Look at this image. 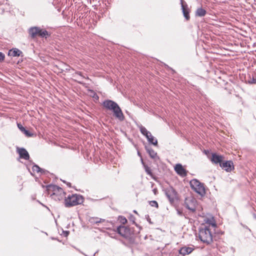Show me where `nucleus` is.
I'll list each match as a JSON object with an SVG mask.
<instances>
[{"label": "nucleus", "mask_w": 256, "mask_h": 256, "mask_svg": "<svg viewBox=\"0 0 256 256\" xmlns=\"http://www.w3.org/2000/svg\"><path fill=\"white\" fill-rule=\"evenodd\" d=\"M248 83L250 84H256V79L252 78H250L248 80Z\"/></svg>", "instance_id": "obj_32"}, {"label": "nucleus", "mask_w": 256, "mask_h": 256, "mask_svg": "<svg viewBox=\"0 0 256 256\" xmlns=\"http://www.w3.org/2000/svg\"><path fill=\"white\" fill-rule=\"evenodd\" d=\"M65 66H67L68 68H66V70H64V69H61V72H70V70H74L73 69H71L70 65H64Z\"/></svg>", "instance_id": "obj_30"}, {"label": "nucleus", "mask_w": 256, "mask_h": 256, "mask_svg": "<svg viewBox=\"0 0 256 256\" xmlns=\"http://www.w3.org/2000/svg\"><path fill=\"white\" fill-rule=\"evenodd\" d=\"M153 192H154V193L156 194V192H157V190L156 189H154L153 190Z\"/></svg>", "instance_id": "obj_36"}, {"label": "nucleus", "mask_w": 256, "mask_h": 256, "mask_svg": "<svg viewBox=\"0 0 256 256\" xmlns=\"http://www.w3.org/2000/svg\"><path fill=\"white\" fill-rule=\"evenodd\" d=\"M40 28L39 27H32L28 30L29 34L32 38H34L38 34Z\"/></svg>", "instance_id": "obj_16"}, {"label": "nucleus", "mask_w": 256, "mask_h": 256, "mask_svg": "<svg viewBox=\"0 0 256 256\" xmlns=\"http://www.w3.org/2000/svg\"><path fill=\"white\" fill-rule=\"evenodd\" d=\"M129 220L130 222H132V224H134L136 226H138V225L135 222V217L133 215H130L129 218Z\"/></svg>", "instance_id": "obj_28"}, {"label": "nucleus", "mask_w": 256, "mask_h": 256, "mask_svg": "<svg viewBox=\"0 0 256 256\" xmlns=\"http://www.w3.org/2000/svg\"><path fill=\"white\" fill-rule=\"evenodd\" d=\"M117 232L122 236L128 238L130 237L131 235V230L130 229L126 226H120L117 228Z\"/></svg>", "instance_id": "obj_8"}, {"label": "nucleus", "mask_w": 256, "mask_h": 256, "mask_svg": "<svg viewBox=\"0 0 256 256\" xmlns=\"http://www.w3.org/2000/svg\"><path fill=\"white\" fill-rule=\"evenodd\" d=\"M139 128L140 132L146 138L150 134V132L148 131L145 127L142 125L139 126Z\"/></svg>", "instance_id": "obj_23"}, {"label": "nucleus", "mask_w": 256, "mask_h": 256, "mask_svg": "<svg viewBox=\"0 0 256 256\" xmlns=\"http://www.w3.org/2000/svg\"><path fill=\"white\" fill-rule=\"evenodd\" d=\"M176 212H177V214L178 215H179L180 216H184V214H183L182 210L178 208V209H176Z\"/></svg>", "instance_id": "obj_33"}, {"label": "nucleus", "mask_w": 256, "mask_h": 256, "mask_svg": "<svg viewBox=\"0 0 256 256\" xmlns=\"http://www.w3.org/2000/svg\"><path fill=\"white\" fill-rule=\"evenodd\" d=\"M17 152L19 154L20 158L26 160H28L30 158V155L27 150L23 148H17Z\"/></svg>", "instance_id": "obj_12"}, {"label": "nucleus", "mask_w": 256, "mask_h": 256, "mask_svg": "<svg viewBox=\"0 0 256 256\" xmlns=\"http://www.w3.org/2000/svg\"><path fill=\"white\" fill-rule=\"evenodd\" d=\"M102 106L107 110H112L114 116L119 120L123 121L124 120V116L116 102L112 100H106L103 102Z\"/></svg>", "instance_id": "obj_2"}, {"label": "nucleus", "mask_w": 256, "mask_h": 256, "mask_svg": "<svg viewBox=\"0 0 256 256\" xmlns=\"http://www.w3.org/2000/svg\"><path fill=\"white\" fill-rule=\"evenodd\" d=\"M206 12V10L202 8H197L196 12V16L200 17L204 16Z\"/></svg>", "instance_id": "obj_21"}, {"label": "nucleus", "mask_w": 256, "mask_h": 256, "mask_svg": "<svg viewBox=\"0 0 256 256\" xmlns=\"http://www.w3.org/2000/svg\"><path fill=\"white\" fill-rule=\"evenodd\" d=\"M196 200L192 197L186 198L184 206L188 210L194 212L196 210Z\"/></svg>", "instance_id": "obj_6"}, {"label": "nucleus", "mask_w": 256, "mask_h": 256, "mask_svg": "<svg viewBox=\"0 0 256 256\" xmlns=\"http://www.w3.org/2000/svg\"><path fill=\"white\" fill-rule=\"evenodd\" d=\"M50 34L47 30H42L40 28L38 36H40L42 38H46V36H48Z\"/></svg>", "instance_id": "obj_24"}, {"label": "nucleus", "mask_w": 256, "mask_h": 256, "mask_svg": "<svg viewBox=\"0 0 256 256\" xmlns=\"http://www.w3.org/2000/svg\"><path fill=\"white\" fill-rule=\"evenodd\" d=\"M149 204L151 206L155 207L158 208V202L156 200H151L149 202Z\"/></svg>", "instance_id": "obj_26"}, {"label": "nucleus", "mask_w": 256, "mask_h": 256, "mask_svg": "<svg viewBox=\"0 0 256 256\" xmlns=\"http://www.w3.org/2000/svg\"><path fill=\"white\" fill-rule=\"evenodd\" d=\"M190 186L192 188L197 194L201 196L206 194V190L204 184L196 179H192L190 182Z\"/></svg>", "instance_id": "obj_5"}, {"label": "nucleus", "mask_w": 256, "mask_h": 256, "mask_svg": "<svg viewBox=\"0 0 256 256\" xmlns=\"http://www.w3.org/2000/svg\"><path fill=\"white\" fill-rule=\"evenodd\" d=\"M146 138L149 143L152 144L154 146L158 145L157 140L152 136L151 133L146 137Z\"/></svg>", "instance_id": "obj_20"}, {"label": "nucleus", "mask_w": 256, "mask_h": 256, "mask_svg": "<svg viewBox=\"0 0 256 256\" xmlns=\"http://www.w3.org/2000/svg\"><path fill=\"white\" fill-rule=\"evenodd\" d=\"M145 171L150 176H152V170L148 166H145Z\"/></svg>", "instance_id": "obj_29"}, {"label": "nucleus", "mask_w": 256, "mask_h": 256, "mask_svg": "<svg viewBox=\"0 0 256 256\" xmlns=\"http://www.w3.org/2000/svg\"><path fill=\"white\" fill-rule=\"evenodd\" d=\"M222 156L220 155L213 154H212V161L216 164H220L222 162Z\"/></svg>", "instance_id": "obj_15"}, {"label": "nucleus", "mask_w": 256, "mask_h": 256, "mask_svg": "<svg viewBox=\"0 0 256 256\" xmlns=\"http://www.w3.org/2000/svg\"><path fill=\"white\" fill-rule=\"evenodd\" d=\"M54 66V68H58V65H53Z\"/></svg>", "instance_id": "obj_38"}, {"label": "nucleus", "mask_w": 256, "mask_h": 256, "mask_svg": "<svg viewBox=\"0 0 256 256\" xmlns=\"http://www.w3.org/2000/svg\"><path fill=\"white\" fill-rule=\"evenodd\" d=\"M4 54L2 52H0V62H2L4 60Z\"/></svg>", "instance_id": "obj_34"}, {"label": "nucleus", "mask_w": 256, "mask_h": 256, "mask_svg": "<svg viewBox=\"0 0 256 256\" xmlns=\"http://www.w3.org/2000/svg\"><path fill=\"white\" fill-rule=\"evenodd\" d=\"M220 166L227 172H230L234 169V163L232 160L222 162L220 164Z\"/></svg>", "instance_id": "obj_9"}, {"label": "nucleus", "mask_w": 256, "mask_h": 256, "mask_svg": "<svg viewBox=\"0 0 256 256\" xmlns=\"http://www.w3.org/2000/svg\"><path fill=\"white\" fill-rule=\"evenodd\" d=\"M94 98H98V95L96 94H94Z\"/></svg>", "instance_id": "obj_37"}, {"label": "nucleus", "mask_w": 256, "mask_h": 256, "mask_svg": "<svg viewBox=\"0 0 256 256\" xmlns=\"http://www.w3.org/2000/svg\"><path fill=\"white\" fill-rule=\"evenodd\" d=\"M64 206L66 208L82 204L84 202V197L79 194H68L64 196Z\"/></svg>", "instance_id": "obj_4"}, {"label": "nucleus", "mask_w": 256, "mask_h": 256, "mask_svg": "<svg viewBox=\"0 0 256 256\" xmlns=\"http://www.w3.org/2000/svg\"><path fill=\"white\" fill-rule=\"evenodd\" d=\"M89 221L92 224H97L100 222H104L105 221V220L96 217H92L90 218Z\"/></svg>", "instance_id": "obj_22"}, {"label": "nucleus", "mask_w": 256, "mask_h": 256, "mask_svg": "<svg viewBox=\"0 0 256 256\" xmlns=\"http://www.w3.org/2000/svg\"><path fill=\"white\" fill-rule=\"evenodd\" d=\"M165 194L171 204L174 202L177 196L176 192L172 186L168 188L165 190Z\"/></svg>", "instance_id": "obj_7"}, {"label": "nucleus", "mask_w": 256, "mask_h": 256, "mask_svg": "<svg viewBox=\"0 0 256 256\" xmlns=\"http://www.w3.org/2000/svg\"><path fill=\"white\" fill-rule=\"evenodd\" d=\"M68 233H69V232L68 231H66V235H67V234H68Z\"/></svg>", "instance_id": "obj_39"}, {"label": "nucleus", "mask_w": 256, "mask_h": 256, "mask_svg": "<svg viewBox=\"0 0 256 256\" xmlns=\"http://www.w3.org/2000/svg\"><path fill=\"white\" fill-rule=\"evenodd\" d=\"M174 170L176 172L181 176L184 177L187 175L186 170L180 164H178L176 165Z\"/></svg>", "instance_id": "obj_10"}, {"label": "nucleus", "mask_w": 256, "mask_h": 256, "mask_svg": "<svg viewBox=\"0 0 256 256\" xmlns=\"http://www.w3.org/2000/svg\"><path fill=\"white\" fill-rule=\"evenodd\" d=\"M145 148L151 158L155 160L159 159L157 153L152 148L146 146Z\"/></svg>", "instance_id": "obj_13"}, {"label": "nucleus", "mask_w": 256, "mask_h": 256, "mask_svg": "<svg viewBox=\"0 0 256 256\" xmlns=\"http://www.w3.org/2000/svg\"><path fill=\"white\" fill-rule=\"evenodd\" d=\"M181 4H182V8L183 15L186 20H189L190 18V14H189V13H190L189 8H188L187 4L184 5L182 4V0H181Z\"/></svg>", "instance_id": "obj_14"}, {"label": "nucleus", "mask_w": 256, "mask_h": 256, "mask_svg": "<svg viewBox=\"0 0 256 256\" xmlns=\"http://www.w3.org/2000/svg\"><path fill=\"white\" fill-rule=\"evenodd\" d=\"M118 220L122 224H125L127 222L126 218L122 216H120L118 218Z\"/></svg>", "instance_id": "obj_25"}, {"label": "nucleus", "mask_w": 256, "mask_h": 256, "mask_svg": "<svg viewBox=\"0 0 256 256\" xmlns=\"http://www.w3.org/2000/svg\"><path fill=\"white\" fill-rule=\"evenodd\" d=\"M216 226V224L212 223L210 224H202L199 228L198 238L204 243L209 244L212 242V234L211 228Z\"/></svg>", "instance_id": "obj_1"}, {"label": "nucleus", "mask_w": 256, "mask_h": 256, "mask_svg": "<svg viewBox=\"0 0 256 256\" xmlns=\"http://www.w3.org/2000/svg\"><path fill=\"white\" fill-rule=\"evenodd\" d=\"M32 170L34 172H40L41 174H46L48 172L46 170H45L44 169H42V168H40L39 167V166H38L36 164H34L32 168Z\"/></svg>", "instance_id": "obj_19"}, {"label": "nucleus", "mask_w": 256, "mask_h": 256, "mask_svg": "<svg viewBox=\"0 0 256 256\" xmlns=\"http://www.w3.org/2000/svg\"><path fill=\"white\" fill-rule=\"evenodd\" d=\"M19 62H20V61L18 60V61L17 62L16 64H19Z\"/></svg>", "instance_id": "obj_40"}, {"label": "nucleus", "mask_w": 256, "mask_h": 256, "mask_svg": "<svg viewBox=\"0 0 256 256\" xmlns=\"http://www.w3.org/2000/svg\"><path fill=\"white\" fill-rule=\"evenodd\" d=\"M138 156H140L141 158V161H142V162L143 164L144 163L143 160H142V156H141L140 153L138 151Z\"/></svg>", "instance_id": "obj_35"}, {"label": "nucleus", "mask_w": 256, "mask_h": 256, "mask_svg": "<svg viewBox=\"0 0 256 256\" xmlns=\"http://www.w3.org/2000/svg\"><path fill=\"white\" fill-rule=\"evenodd\" d=\"M22 54V51L18 48H13L8 52V55L12 56H19Z\"/></svg>", "instance_id": "obj_18"}, {"label": "nucleus", "mask_w": 256, "mask_h": 256, "mask_svg": "<svg viewBox=\"0 0 256 256\" xmlns=\"http://www.w3.org/2000/svg\"><path fill=\"white\" fill-rule=\"evenodd\" d=\"M46 188L48 194L56 200H62L66 194L63 189L56 185L49 184Z\"/></svg>", "instance_id": "obj_3"}, {"label": "nucleus", "mask_w": 256, "mask_h": 256, "mask_svg": "<svg viewBox=\"0 0 256 256\" xmlns=\"http://www.w3.org/2000/svg\"><path fill=\"white\" fill-rule=\"evenodd\" d=\"M17 126L18 129L22 132H23L25 129V128L20 124L17 123Z\"/></svg>", "instance_id": "obj_31"}, {"label": "nucleus", "mask_w": 256, "mask_h": 256, "mask_svg": "<svg viewBox=\"0 0 256 256\" xmlns=\"http://www.w3.org/2000/svg\"><path fill=\"white\" fill-rule=\"evenodd\" d=\"M194 248L190 247H182L179 250V253L183 256L191 253Z\"/></svg>", "instance_id": "obj_17"}, {"label": "nucleus", "mask_w": 256, "mask_h": 256, "mask_svg": "<svg viewBox=\"0 0 256 256\" xmlns=\"http://www.w3.org/2000/svg\"><path fill=\"white\" fill-rule=\"evenodd\" d=\"M10 5L8 3V0H0V14H2L4 12L10 10Z\"/></svg>", "instance_id": "obj_11"}, {"label": "nucleus", "mask_w": 256, "mask_h": 256, "mask_svg": "<svg viewBox=\"0 0 256 256\" xmlns=\"http://www.w3.org/2000/svg\"><path fill=\"white\" fill-rule=\"evenodd\" d=\"M27 137H32L34 136V134L30 131L26 130V128L22 132Z\"/></svg>", "instance_id": "obj_27"}]
</instances>
